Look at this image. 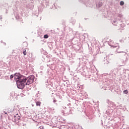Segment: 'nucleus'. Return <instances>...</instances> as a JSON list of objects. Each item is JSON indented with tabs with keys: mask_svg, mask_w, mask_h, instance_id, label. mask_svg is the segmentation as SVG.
Masks as SVG:
<instances>
[{
	"mask_svg": "<svg viewBox=\"0 0 129 129\" xmlns=\"http://www.w3.org/2000/svg\"><path fill=\"white\" fill-rule=\"evenodd\" d=\"M39 129H44V126H40V127H39Z\"/></svg>",
	"mask_w": 129,
	"mask_h": 129,
	"instance_id": "11",
	"label": "nucleus"
},
{
	"mask_svg": "<svg viewBox=\"0 0 129 129\" xmlns=\"http://www.w3.org/2000/svg\"><path fill=\"white\" fill-rule=\"evenodd\" d=\"M24 79H25L26 85H30V84H32L34 82V76H30L27 78L24 77Z\"/></svg>",
	"mask_w": 129,
	"mask_h": 129,
	"instance_id": "2",
	"label": "nucleus"
},
{
	"mask_svg": "<svg viewBox=\"0 0 129 129\" xmlns=\"http://www.w3.org/2000/svg\"><path fill=\"white\" fill-rule=\"evenodd\" d=\"M21 77H24L21 75L20 73H16L14 75V79L17 82H18V80H20Z\"/></svg>",
	"mask_w": 129,
	"mask_h": 129,
	"instance_id": "3",
	"label": "nucleus"
},
{
	"mask_svg": "<svg viewBox=\"0 0 129 129\" xmlns=\"http://www.w3.org/2000/svg\"><path fill=\"white\" fill-rule=\"evenodd\" d=\"M41 102L40 101H36V106H41Z\"/></svg>",
	"mask_w": 129,
	"mask_h": 129,
	"instance_id": "5",
	"label": "nucleus"
},
{
	"mask_svg": "<svg viewBox=\"0 0 129 129\" xmlns=\"http://www.w3.org/2000/svg\"><path fill=\"white\" fill-rule=\"evenodd\" d=\"M53 102H54V103L56 102V100L55 99L53 100Z\"/></svg>",
	"mask_w": 129,
	"mask_h": 129,
	"instance_id": "12",
	"label": "nucleus"
},
{
	"mask_svg": "<svg viewBox=\"0 0 129 129\" xmlns=\"http://www.w3.org/2000/svg\"><path fill=\"white\" fill-rule=\"evenodd\" d=\"M14 118L15 119V121H17L18 120H20V116L17 117L16 116H14Z\"/></svg>",
	"mask_w": 129,
	"mask_h": 129,
	"instance_id": "4",
	"label": "nucleus"
},
{
	"mask_svg": "<svg viewBox=\"0 0 129 129\" xmlns=\"http://www.w3.org/2000/svg\"><path fill=\"white\" fill-rule=\"evenodd\" d=\"M23 54H24V56H26V55H27V51L26 50V49H25L23 51Z\"/></svg>",
	"mask_w": 129,
	"mask_h": 129,
	"instance_id": "9",
	"label": "nucleus"
},
{
	"mask_svg": "<svg viewBox=\"0 0 129 129\" xmlns=\"http://www.w3.org/2000/svg\"><path fill=\"white\" fill-rule=\"evenodd\" d=\"M123 92L125 94H127V93H128V91H127V90H124Z\"/></svg>",
	"mask_w": 129,
	"mask_h": 129,
	"instance_id": "6",
	"label": "nucleus"
},
{
	"mask_svg": "<svg viewBox=\"0 0 129 129\" xmlns=\"http://www.w3.org/2000/svg\"><path fill=\"white\" fill-rule=\"evenodd\" d=\"M124 5V2H123V1H121L120 2V6H123Z\"/></svg>",
	"mask_w": 129,
	"mask_h": 129,
	"instance_id": "8",
	"label": "nucleus"
},
{
	"mask_svg": "<svg viewBox=\"0 0 129 129\" xmlns=\"http://www.w3.org/2000/svg\"><path fill=\"white\" fill-rule=\"evenodd\" d=\"M3 112H4V113H5V114H8V113L6 112V111H3Z\"/></svg>",
	"mask_w": 129,
	"mask_h": 129,
	"instance_id": "13",
	"label": "nucleus"
},
{
	"mask_svg": "<svg viewBox=\"0 0 129 129\" xmlns=\"http://www.w3.org/2000/svg\"><path fill=\"white\" fill-rule=\"evenodd\" d=\"M12 78H14V75H11L10 76V79H12Z\"/></svg>",
	"mask_w": 129,
	"mask_h": 129,
	"instance_id": "10",
	"label": "nucleus"
},
{
	"mask_svg": "<svg viewBox=\"0 0 129 129\" xmlns=\"http://www.w3.org/2000/svg\"><path fill=\"white\" fill-rule=\"evenodd\" d=\"M44 39H48V38H49V36H48V35H47V34L44 35Z\"/></svg>",
	"mask_w": 129,
	"mask_h": 129,
	"instance_id": "7",
	"label": "nucleus"
},
{
	"mask_svg": "<svg viewBox=\"0 0 129 129\" xmlns=\"http://www.w3.org/2000/svg\"><path fill=\"white\" fill-rule=\"evenodd\" d=\"M17 84L18 88L23 89L26 85V79H24V77H21L20 80L17 81Z\"/></svg>",
	"mask_w": 129,
	"mask_h": 129,
	"instance_id": "1",
	"label": "nucleus"
}]
</instances>
